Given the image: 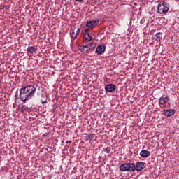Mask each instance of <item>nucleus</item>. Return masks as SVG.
Returning a JSON list of instances; mask_svg holds the SVG:
<instances>
[{"mask_svg": "<svg viewBox=\"0 0 179 179\" xmlns=\"http://www.w3.org/2000/svg\"><path fill=\"white\" fill-rule=\"evenodd\" d=\"M35 93L36 87L34 85H28L20 90V99L23 103H26L34 96Z\"/></svg>", "mask_w": 179, "mask_h": 179, "instance_id": "obj_1", "label": "nucleus"}, {"mask_svg": "<svg viewBox=\"0 0 179 179\" xmlns=\"http://www.w3.org/2000/svg\"><path fill=\"white\" fill-rule=\"evenodd\" d=\"M157 12L159 15H163L164 13H167L169 12V9H170V5L169 3L161 1L157 6Z\"/></svg>", "mask_w": 179, "mask_h": 179, "instance_id": "obj_2", "label": "nucleus"}, {"mask_svg": "<svg viewBox=\"0 0 179 179\" xmlns=\"http://www.w3.org/2000/svg\"><path fill=\"white\" fill-rule=\"evenodd\" d=\"M120 171H135V164L132 162H127L120 166Z\"/></svg>", "mask_w": 179, "mask_h": 179, "instance_id": "obj_3", "label": "nucleus"}, {"mask_svg": "<svg viewBox=\"0 0 179 179\" xmlns=\"http://www.w3.org/2000/svg\"><path fill=\"white\" fill-rule=\"evenodd\" d=\"M90 29L89 28H83V33L85 36V43H89V41H92V39L93 38L92 36H90V34H89Z\"/></svg>", "mask_w": 179, "mask_h": 179, "instance_id": "obj_4", "label": "nucleus"}, {"mask_svg": "<svg viewBox=\"0 0 179 179\" xmlns=\"http://www.w3.org/2000/svg\"><path fill=\"white\" fill-rule=\"evenodd\" d=\"M99 25V20H94V21H88L86 23V25L84 27V29H93L96 27V26Z\"/></svg>", "mask_w": 179, "mask_h": 179, "instance_id": "obj_5", "label": "nucleus"}, {"mask_svg": "<svg viewBox=\"0 0 179 179\" xmlns=\"http://www.w3.org/2000/svg\"><path fill=\"white\" fill-rule=\"evenodd\" d=\"M80 33V29L79 28H74L70 32V36L72 40H75L78 37V34Z\"/></svg>", "mask_w": 179, "mask_h": 179, "instance_id": "obj_6", "label": "nucleus"}, {"mask_svg": "<svg viewBox=\"0 0 179 179\" xmlns=\"http://www.w3.org/2000/svg\"><path fill=\"white\" fill-rule=\"evenodd\" d=\"M145 164L143 162H136V165L134 164V171H142V169H145Z\"/></svg>", "mask_w": 179, "mask_h": 179, "instance_id": "obj_7", "label": "nucleus"}, {"mask_svg": "<svg viewBox=\"0 0 179 179\" xmlns=\"http://www.w3.org/2000/svg\"><path fill=\"white\" fill-rule=\"evenodd\" d=\"M104 51H106V45L101 44L96 47L95 52L98 54V55H100L103 54Z\"/></svg>", "mask_w": 179, "mask_h": 179, "instance_id": "obj_8", "label": "nucleus"}, {"mask_svg": "<svg viewBox=\"0 0 179 179\" xmlns=\"http://www.w3.org/2000/svg\"><path fill=\"white\" fill-rule=\"evenodd\" d=\"M169 100H170V96L163 95L161 98H159V104H160V106H163L166 104V103H168Z\"/></svg>", "mask_w": 179, "mask_h": 179, "instance_id": "obj_9", "label": "nucleus"}, {"mask_svg": "<svg viewBox=\"0 0 179 179\" xmlns=\"http://www.w3.org/2000/svg\"><path fill=\"white\" fill-rule=\"evenodd\" d=\"M105 90L108 93H113L115 90V85L114 84H108L105 86Z\"/></svg>", "mask_w": 179, "mask_h": 179, "instance_id": "obj_10", "label": "nucleus"}, {"mask_svg": "<svg viewBox=\"0 0 179 179\" xmlns=\"http://www.w3.org/2000/svg\"><path fill=\"white\" fill-rule=\"evenodd\" d=\"M174 114H176V111L173 109L164 110L163 111V115H165V117H171V115H174Z\"/></svg>", "mask_w": 179, "mask_h": 179, "instance_id": "obj_11", "label": "nucleus"}, {"mask_svg": "<svg viewBox=\"0 0 179 179\" xmlns=\"http://www.w3.org/2000/svg\"><path fill=\"white\" fill-rule=\"evenodd\" d=\"M140 156L144 159H146L150 156V152L146 150H141L140 152Z\"/></svg>", "mask_w": 179, "mask_h": 179, "instance_id": "obj_12", "label": "nucleus"}, {"mask_svg": "<svg viewBox=\"0 0 179 179\" xmlns=\"http://www.w3.org/2000/svg\"><path fill=\"white\" fill-rule=\"evenodd\" d=\"M154 38L156 40V41H160V40L163 38V34L162 32L157 33L154 36Z\"/></svg>", "mask_w": 179, "mask_h": 179, "instance_id": "obj_13", "label": "nucleus"}, {"mask_svg": "<svg viewBox=\"0 0 179 179\" xmlns=\"http://www.w3.org/2000/svg\"><path fill=\"white\" fill-rule=\"evenodd\" d=\"M36 50L37 48H36V46H29L27 49V52H29V54H34V52H36Z\"/></svg>", "mask_w": 179, "mask_h": 179, "instance_id": "obj_14", "label": "nucleus"}, {"mask_svg": "<svg viewBox=\"0 0 179 179\" xmlns=\"http://www.w3.org/2000/svg\"><path fill=\"white\" fill-rule=\"evenodd\" d=\"M95 47H96V44H94V43H93V42H91L85 46V48H88V50H90V51L92 50H94Z\"/></svg>", "mask_w": 179, "mask_h": 179, "instance_id": "obj_15", "label": "nucleus"}, {"mask_svg": "<svg viewBox=\"0 0 179 179\" xmlns=\"http://www.w3.org/2000/svg\"><path fill=\"white\" fill-rule=\"evenodd\" d=\"M85 47H86V45H81V46H80V48H79V50H80V51H81L82 52H83L84 54L86 53V52H89V51H90V50L88 49V48H85Z\"/></svg>", "mask_w": 179, "mask_h": 179, "instance_id": "obj_16", "label": "nucleus"}, {"mask_svg": "<svg viewBox=\"0 0 179 179\" xmlns=\"http://www.w3.org/2000/svg\"><path fill=\"white\" fill-rule=\"evenodd\" d=\"M24 111H29V107L26 106V105H23L21 108V113H24Z\"/></svg>", "mask_w": 179, "mask_h": 179, "instance_id": "obj_17", "label": "nucleus"}, {"mask_svg": "<svg viewBox=\"0 0 179 179\" xmlns=\"http://www.w3.org/2000/svg\"><path fill=\"white\" fill-rule=\"evenodd\" d=\"M103 152H106V153H110L111 152V148L108 147V148H104L103 150Z\"/></svg>", "mask_w": 179, "mask_h": 179, "instance_id": "obj_18", "label": "nucleus"}, {"mask_svg": "<svg viewBox=\"0 0 179 179\" xmlns=\"http://www.w3.org/2000/svg\"><path fill=\"white\" fill-rule=\"evenodd\" d=\"M92 139H93V135H92L91 134H88L86 136V141H92Z\"/></svg>", "mask_w": 179, "mask_h": 179, "instance_id": "obj_19", "label": "nucleus"}, {"mask_svg": "<svg viewBox=\"0 0 179 179\" xmlns=\"http://www.w3.org/2000/svg\"><path fill=\"white\" fill-rule=\"evenodd\" d=\"M17 99H20V95H19V92L16 91L15 93V100H17Z\"/></svg>", "mask_w": 179, "mask_h": 179, "instance_id": "obj_20", "label": "nucleus"}, {"mask_svg": "<svg viewBox=\"0 0 179 179\" xmlns=\"http://www.w3.org/2000/svg\"><path fill=\"white\" fill-rule=\"evenodd\" d=\"M45 103H47V99H45V101H42V104H45Z\"/></svg>", "mask_w": 179, "mask_h": 179, "instance_id": "obj_21", "label": "nucleus"}, {"mask_svg": "<svg viewBox=\"0 0 179 179\" xmlns=\"http://www.w3.org/2000/svg\"><path fill=\"white\" fill-rule=\"evenodd\" d=\"M83 0H76V2H82Z\"/></svg>", "mask_w": 179, "mask_h": 179, "instance_id": "obj_22", "label": "nucleus"}, {"mask_svg": "<svg viewBox=\"0 0 179 179\" xmlns=\"http://www.w3.org/2000/svg\"><path fill=\"white\" fill-rule=\"evenodd\" d=\"M71 142H72V141H66V143H71Z\"/></svg>", "mask_w": 179, "mask_h": 179, "instance_id": "obj_23", "label": "nucleus"}]
</instances>
